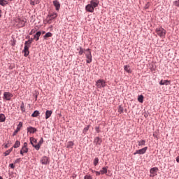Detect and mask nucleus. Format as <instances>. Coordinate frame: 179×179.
Masks as SVG:
<instances>
[{
    "mask_svg": "<svg viewBox=\"0 0 179 179\" xmlns=\"http://www.w3.org/2000/svg\"><path fill=\"white\" fill-rule=\"evenodd\" d=\"M33 40H34V38H29L28 41H25L24 43V48L22 51L24 52V57H27L29 54V48L30 45H31V43H33Z\"/></svg>",
    "mask_w": 179,
    "mask_h": 179,
    "instance_id": "f257e3e1",
    "label": "nucleus"
},
{
    "mask_svg": "<svg viewBox=\"0 0 179 179\" xmlns=\"http://www.w3.org/2000/svg\"><path fill=\"white\" fill-rule=\"evenodd\" d=\"M58 16V14L57 13H52V14H49L46 19L43 20L44 24H51L52 23V20L55 19Z\"/></svg>",
    "mask_w": 179,
    "mask_h": 179,
    "instance_id": "f03ea898",
    "label": "nucleus"
},
{
    "mask_svg": "<svg viewBox=\"0 0 179 179\" xmlns=\"http://www.w3.org/2000/svg\"><path fill=\"white\" fill-rule=\"evenodd\" d=\"M29 141H30L31 145H32L33 148H34L36 150H40V145H37V139L33 137H31L29 138Z\"/></svg>",
    "mask_w": 179,
    "mask_h": 179,
    "instance_id": "7ed1b4c3",
    "label": "nucleus"
},
{
    "mask_svg": "<svg viewBox=\"0 0 179 179\" xmlns=\"http://www.w3.org/2000/svg\"><path fill=\"white\" fill-rule=\"evenodd\" d=\"M85 54L87 59V64H90V62H92V52L90 51V49H86Z\"/></svg>",
    "mask_w": 179,
    "mask_h": 179,
    "instance_id": "20e7f679",
    "label": "nucleus"
},
{
    "mask_svg": "<svg viewBox=\"0 0 179 179\" xmlns=\"http://www.w3.org/2000/svg\"><path fill=\"white\" fill-rule=\"evenodd\" d=\"M15 22L18 23L19 27H24L26 23H27V20L22 19V18H17Z\"/></svg>",
    "mask_w": 179,
    "mask_h": 179,
    "instance_id": "39448f33",
    "label": "nucleus"
},
{
    "mask_svg": "<svg viewBox=\"0 0 179 179\" xmlns=\"http://www.w3.org/2000/svg\"><path fill=\"white\" fill-rule=\"evenodd\" d=\"M156 33L159 37H164L166 36V31L163 28H157Z\"/></svg>",
    "mask_w": 179,
    "mask_h": 179,
    "instance_id": "423d86ee",
    "label": "nucleus"
},
{
    "mask_svg": "<svg viewBox=\"0 0 179 179\" xmlns=\"http://www.w3.org/2000/svg\"><path fill=\"white\" fill-rule=\"evenodd\" d=\"M96 86L99 89H101V87H106V81L102 79H99L96 83Z\"/></svg>",
    "mask_w": 179,
    "mask_h": 179,
    "instance_id": "0eeeda50",
    "label": "nucleus"
},
{
    "mask_svg": "<svg viewBox=\"0 0 179 179\" xmlns=\"http://www.w3.org/2000/svg\"><path fill=\"white\" fill-rule=\"evenodd\" d=\"M40 162L41 164L47 166V164H50V158L47 156H43L41 157Z\"/></svg>",
    "mask_w": 179,
    "mask_h": 179,
    "instance_id": "6e6552de",
    "label": "nucleus"
},
{
    "mask_svg": "<svg viewBox=\"0 0 179 179\" xmlns=\"http://www.w3.org/2000/svg\"><path fill=\"white\" fill-rule=\"evenodd\" d=\"M148 150V147H145L142 149L137 150L134 155H145L146 153V151Z\"/></svg>",
    "mask_w": 179,
    "mask_h": 179,
    "instance_id": "1a4fd4ad",
    "label": "nucleus"
},
{
    "mask_svg": "<svg viewBox=\"0 0 179 179\" xmlns=\"http://www.w3.org/2000/svg\"><path fill=\"white\" fill-rule=\"evenodd\" d=\"M159 171V169L157 167L152 168L150 170V174H152V177H155V176H157V171Z\"/></svg>",
    "mask_w": 179,
    "mask_h": 179,
    "instance_id": "9d476101",
    "label": "nucleus"
},
{
    "mask_svg": "<svg viewBox=\"0 0 179 179\" xmlns=\"http://www.w3.org/2000/svg\"><path fill=\"white\" fill-rule=\"evenodd\" d=\"M23 127V123L22 122H20L16 130L14 131V133L13 134V136H15L17 135V132H19V131H20V129Z\"/></svg>",
    "mask_w": 179,
    "mask_h": 179,
    "instance_id": "9b49d317",
    "label": "nucleus"
},
{
    "mask_svg": "<svg viewBox=\"0 0 179 179\" xmlns=\"http://www.w3.org/2000/svg\"><path fill=\"white\" fill-rule=\"evenodd\" d=\"M85 9L87 12H90L93 13L94 12V7L91 6L90 4H87L85 7Z\"/></svg>",
    "mask_w": 179,
    "mask_h": 179,
    "instance_id": "f8f14e48",
    "label": "nucleus"
},
{
    "mask_svg": "<svg viewBox=\"0 0 179 179\" xmlns=\"http://www.w3.org/2000/svg\"><path fill=\"white\" fill-rule=\"evenodd\" d=\"M53 5L55 7L56 10H59L61 8V3H59V1L57 0L53 1Z\"/></svg>",
    "mask_w": 179,
    "mask_h": 179,
    "instance_id": "ddd939ff",
    "label": "nucleus"
},
{
    "mask_svg": "<svg viewBox=\"0 0 179 179\" xmlns=\"http://www.w3.org/2000/svg\"><path fill=\"white\" fill-rule=\"evenodd\" d=\"M3 96L6 100H10L13 97V95L10 92H4Z\"/></svg>",
    "mask_w": 179,
    "mask_h": 179,
    "instance_id": "4468645a",
    "label": "nucleus"
},
{
    "mask_svg": "<svg viewBox=\"0 0 179 179\" xmlns=\"http://www.w3.org/2000/svg\"><path fill=\"white\" fill-rule=\"evenodd\" d=\"M90 4L94 8H97L99 6V1L98 0H92Z\"/></svg>",
    "mask_w": 179,
    "mask_h": 179,
    "instance_id": "2eb2a0df",
    "label": "nucleus"
},
{
    "mask_svg": "<svg viewBox=\"0 0 179 179\" xmlns=\"http://www.w3.org/2000/svg\"><path fill=\"white\" fill-rule=\"evenodd\" d=\"M27 132H29V134H34L35 132H37V129L33 127H27Z\"/></svg>",
    "mask_w": 179,
    "mask_h": 179,
    "instance_id": "dca6fc26",
    "label": "nucleus"
},
{
    "mask_svg": "<svg viewBox=\"0 0 179 179\" xmlns=\"http://www.w3.org/2000/svg\"><path fill=\"white\" fill-rule=\"evenodd\" d=\"M94 143H96V145H101V142H103V140L101 138H100L99 137H96L94 140Z\"/></svg>",
    "mask_w": 179,
    "mask_h": 179,
    "instance_id": "f3484780",
    "label": "nucleus"
},
{
    "mask_svg": "<svg viewBox=\"0 0 179 179\" xmlns=\"http://www.w3.org/2000/svg\"><path fill=\"white\" fill-rule=\"evenodd\" d=\"M40 36H41V31H38L34 36V40L38 41L40 40Z\"/></svg>",
    "mask_w": 179,
    "mask_h": 179,
    "instance_id": "a211bd4d",
    "label": "nucleus"
},
{
    "mask_svg": "<svg viewBox=\"0 0 179 179\" xmlns=\"http://www.w3.org/2000/svg\"><path fill=\"white\" fill-rule=\"evenodd\" d=\"M159 85H161V86H163L164 85H166V86H168V85H170V81L167 80H162L160 82H159Z\"/></svg>",
    "mask_w": 179,
    "mask_h": 179,
    "instance_id": "6ab92c4d",
    "label": "nucleus"
},
{
    "mask_svg": "<svg viewBox=\"0 0 179 179\" xmlns=\"http://www.w3.org/2000/svg\"><path fill=\"white\" fill-rule=\"evenodd\" d=\"M51 115H52V110H46L45 120H48Z\"/></svg>",
    "mask_w": 179,
    "mask_h": 179,
    "instance_id": "aec40b11",
    "label": "nucleus"
},
{
    "mask_svg": "<svg viewBox=\"0 0 179 179\" xmlns=\"http://www.w3.org/2000/svg\"><path fill=\"white\" fill-rule=\"evenodd\" d=\"M27 152H29V148L22 147L20 150V155H22V156H23L24 153H27Z\"/></svg>",
    "mask_w": 179,
    "mask_h": 179,
    "instance_id": "412c9836",
    "label": "nucleus"
},
{
    "mask_svg": "<svg viewBox=\"0 0 179 179\" xmlns=\"http://www.w3.org/2000/svg\"><path fill=\"white\" fill-rule=\"evenodd\" d=\"M124 69L127 73H132V71H131V67L128 65L124 66Z\"/></svg>",
    "mask_w": 179,
    "mask_h": 179,
    "instance_id": "4be33fe9",
    "label": "nucleus"
},
{
    "mask_svg": "<svg viewBox=\"0 0 179 179\" xmlns=\"http://www.w3.org/2000/svg\"><path fill=\"white\" fill-rule=\"evenodd\" d=\"M108 169V166L106 167H103L101 170H100V173L101 174H107V171Z\"/></svg>",
    "mask_w": 179,
    "mask_h": 179,
    "instance_id": "5701e85b",
    "label": "nucleus"
},
{
    "mask_svg": "<svg viewBox=\"0 0 179 179\" xmlns=\"http://www.w3.org/2000/svg\"><path fill=\"white\" fill-rule=\"evenodd\" d=\"M6 120V117H5V115L0 114V122H5Z\"/></svg>",
    "mask_w": 179,
    "mask_h": 179,
    "instance_id": "b1692460",
    "label": "nucleus"
},
{
    "mask_svg": "<svg viewBox=\"0 0 179 179\" xmlns=\"http://www.w3.org/2000/svg\"><path fill=\"white\" fill-rule=\"evenodd\" d=\"M31 5H38V3H40V0H31L30 1Z\"/></svg>",
    "mask_w": 179,
    "mask_h": 179,
    "instance_id": "393cba45",
    "label": "nucleus"
},
{
    "mask_svg": "<svg viewBox=\"0 0 179 179\" xmlns=\"http://www.w3.org/2000/svg\"><path fill=\"white\" fill-rule=\"evenodd\" d=\"M38 115H40V112H38V110H35L33 114L31 115V117H38Z\"/></svg>",
    "mask_w": 179,
    "mask_h": 179,
    "instance_id": "a878e982",
    "label": "nucleus"
},
{
    "mask_svg": "<svg viewBox=\"0 0 179 179\" xmlns=\"http://www.w3.org/2000/svg\"><path fill=\"white\" fill-rule=\"evenodd\" d=\"M0 5H1V6H5V5H8V1L0 0Z\"/></svg>",
    "mask_w": 179,
    "mask_h": 179,
    "instance_id": "bb28decb",
    "label": "nucleus"
},
{
    "mask_svg": "<svg viewBox=\"0 0 179 179\" xmlns=\"http://www.w3.org/2000/svg\"><path fill=\"white\" fill-rule=\"evenodd\" d=\"M19 146H20V141H15L13 148H15V149H17Z\"/></svg>",
    "mask_w": 179,
    "mask_h": 179,
    "instance_id": "cd10ccee",
    "label": "nucleus"
},
{
    "mask_svg": "<svg viewBox=\"0 0 179 179\" xmlns=\"http://www.w3.org/2000/svg\"><path fill=\"white\" fill-rule=\"evenodd\" d=\"M138 146H145V140H141L138 141Z\"/></svg>",
    "mask_w": 179,
    "mask_h": 179,
    "instance_id": "c85d7f7f",
    "label": "nucleus"
},
{
    "mask_svg": "<svg viewBox=\"0 0 179 179\" xmlns=\"http://www.w3.org/2000/svg\"><path fill=\"white\" fill-rule=\"evenodd\" d=\"M138 101H139V103H143V95L138 96Z\"/></svg>",
    "mask_w": 179,
    "mask_h": 179,
    "instance_id": "c756f323",
    "label": "nucleus"
},
{
    "mask_svg": "<svg viewBox=\"0 0 179 179\" xmlns=\"http://www.w3.org/2000/svg\"><path fill=\"white\" fill-rule=\"evenodd\" d=\"M48 37H52V34L51 32H48L45 34L44 38H47Z\"/></svg>",
    "mask_w": 179,
    "mask_h": 179,
    "instance_id": "7c9ffc66",
    "label": "nucleus"
},
{
    "mask_svg": "<svg viewBox=\"0 0 179 179\" xmlns=\"http://www.w3.org/2000/svg\"><path fill=\"white\" fill-rule=\"evenodd\" d=\"M85 52H86V50H85V49L80 48L78 54H79V55H82L83 53L85 54Z\"/></svg>",
    "mask_w": 179,
    "mask_h": 179,
    "instance_id": "2f4dec72",
    "label": "nucleus"
},
{
    "mask_svg": "<svg viewBox=\"0 0 179 179\" xmlns=\"http://www.w3.org/2000/svg\"><path fill=\"white\" fill-rule=\"evenodd\" d=\"M73 146V142H72V141H69V142H68V144H67V148H72Z\"/></svg>",
    "mask_w": 179,
    "mask_h": 179,
    "instance_id": "473e14b6",
    "label": "nucleus"
},
{
    "mask_svg": "<svg viewBox=\"0 0 179 179\" xmlns=\"http://www.w3.org/2000/svg\"><path fill=\"white\" fill-rule=\"evenodd\" d=\"M43 142H44V139L43 138H41V140L39 141V142L37 143V145H39V149H40L41 145H43Z\"/></svg>",
    "mask_w": 179,
    "mask_h": 179,
    "instance_id": "72a5a7b5",
    "label": "nucleus"
},
{
    "mask_svg": "<svg viewBox=\"0 0 179 179\" xmlns=\"http://www.w3.org/2000/svg\"><path fill=\"white\" fill-rule=\"evenodd\" d=\"M10 152H12V149L8 150L7 151H6V152H4V156H8V155H9L10 154Z\"/></svg>",
    "mask_w": 179,
    "mask_h": 179,
    "instance_id": "f704fd0d",
    "label": "nucleus"
},
{
    "mask_svg": "<svg viewBox=\"0 0 179 179\" xmlns=\"http://www.w3.org/2000/svg\"><path fill=\"white\" fill-rule=\"evenodd\" d=\"M118 111L119 113H124V108H122V106H120L119 108H118Z\"/></svg>",
    "mask_w": 179,
    "mask_h": 179,
    "instance_id": "c9c22d12",
    "label": "nucleus"
},
{
    "mask_svg": "<svg viewBox=\"0 0 179 179\" xmlns=\"http://www.w3.org/2000/svg\"><path fill=\"white\" fill-rule=\"evenodd\" d=\"M96 164H99V158L96 157L94 160V165L96 166Z\"/></svg>",
    "mask_w": 179,
    "mask_h": 179,
    "instance_id": "e433bc0d",
    "label": "nucleus"
},
{
    "mask_svg": "<svg viewBox=\"0 0 179 179\" xmlns=\"http://www.w3.org/2000/svg\"><path fill=\"white\" fill-rule=\"evenodd\" d=\"M21 110L24 113V111H26V109L24 108V104L22 103L21 106H20Z\"/></svg>",
    "mask_w": 179,
    "mask_h": 179,
    "instance_id": "4c0bfd02",
    "label": "nucleus"
},
{
    "mask_svg": "<svg viewBox=\"0 0 179 179\" xmlns=\"http://www.w3.org/2000/svg\"><path fill=\"white\" fill-rule=\"evenodd\" d=\"M84 179H93V178L90 174H87L84 177Z\"/></svg>",
    "mask_w": 179,
    "mask_h": 179,
    "instance_id": "58836bf2",
    "label": "nucleus"
},
{
    "mask_svg": "<svg viewBox=\"0 0 179 179\" xmlns=\"http://www.w3.org/2000/svg\"><path fill=\"white\" fill-rule=\"evenodd\" d=\"M173 5H175V6H178L179 8V1H175L173 2Z\"/></svg>",
    "mask_w": 179,
    "mask_h": 179,
    "instance_id": "ea45409f",
    "label": "nucleus"
},
{
    "mask_svg": "<svg viewBox=\"0 0 179 179\" xmlns=\"http://www.w3.org/2000/svg\"><path fill=\"white\" fill-rule=\"evenodd\" d=\"M95 130L96 131L97 134H100V127H96Z\"/></svg>",
    "mask_w": 179,
    "mask_h": 179,
    "instance_id": "a19ab883",
    "label": "nucleus"
},
{
    "mask_svg": "<svg viewBox=\"0 0 179 179\" xmlns=\"http://www.w3.org/2000/svg\"><path fill=\"white\" fill-rule=\"evenodd\" d=\"M87 131H89V126H87L85 128H84L83 132H87Z\"/></svg>",
    "mask_w": 179,
    "mask_h": 179,
    "instance_id": "79ce46f5",
    "label": "nucleus"
},
{
    "mask_svg": "<svg viewBox=\"0 0 179 179\" xmlns=\"http://www.w3.org/2000/svg\"><path fill=\"white\" fill-rule=\"evenodd\" d=\"M16 163H20V158H18L15 161V164H16Z\"/></svg>",
    "mask_w": 179,
    "mask_h": 179,
    "instance_id": "37998d69",
    "label": "nucleus"
},
{
    "mask_svg": "<svg viewBox=\"0 0 179 179\" xmlns=\"http://www.w3.org/2000/svg\"><path fill=\"white\" fill-rule=\"evenodd\" d=\"M95 174L96 176H100V174H101V172L99 171H95Z\"/></svg>",
    "mask_w": 179,
    "mask_h": 179,
    "instance_id": "c03bdc74",
    "label": "nucleus"
},
{
    "mask_svg": "<svg viewBox=\"0 0 179 179\" xmlns=\"http://www.w3.org/2000/svg\"><path fill=\"white\" fill-rule=\"evenodd\" d=\"M9 166L11 169H15V165L13 164H10Z\"/></svg>",
    "mask_w": 179,
    "mask_h": 179,
    "instance_id": "a18cd8bd",
    "label": "nucleus"
},
{
    "mask_svg": "<svg viewBox=\"0 0 179 179\" xmlns=\"http://www.w3.org/2000/svg\"><path fill=\"white\" fill-rule=\"evenodd\" d=\"M22 148H27V143H24Z\"/></svg>",
    "mask_w": 179,
    "mask_h": 179,
    "instance_id": "49530a36",
    "label": "nucleus"
},
{
    "mask_svg": "<svg viewBox=\"0 0 179 179\" xmlns=\"http://www.w3.org/2000/svg\"><path fill=\"white\" fill-rule=\"evenodd\" d=\"M176 162H177V163H179V156L177 157V158H176Z\"/></svg>",
    "mask_w": 179,
    "mask_h": 179,
    "instance_id": "de8ad7c7",
    "label": "nucleus"
},
{
    "mask_svg": "<svg viewBox=\"0 0 179 179\" xmlns=\"http://www.w3.org/2000/svg\"><path fill=\"white\" fill-rule=\"evenodd\" d=\"M145 9H148V8H149V6H148V5H146V6H145Z\"/></svg>",
    "mask_w": 179,
    "mask_h": 179,
    "instance_id": "09e8293b",
    "label": "nucleus"
},
{
    "mask_svg": "<svg viewBox=\"0 0 179 179\" xmlns=\"http://www.w3.org/2000/svg\"><path fill=\"white\" fill-rule=\"evenodd\" d=\"M30 35L33 34V31L29 33Z\"/></svg>",
    "mask_w": 179,
    "mask_h": 179,
    "instance_id": "8fccbe9b",
    "label": "nucleus"
},
{
    "mask_svg": "<svg viewBox=\"0 0 179 179\" xmlns=\"http://www.w3.org/2000/svg\"><path fill=\"white\" fill-rule=\"evenodd\" d=\"M0 17H2V15H1V13H0Z\"/></svg>",
    "mask_w": 179,
    "mask_h": 179,
    "instance_id": "3c124183",
    "label": "nucleus"
},
{
    "mask_svg": "<svg viewBox=\"0 0 179 179\" xmlns=\"http://www.w3.org/2000/svg\"><path fill=\"white\" fill-rule=\"evenodd\" d=\"M5 148H8V145H5Z\"/></svg>",
    "mask_w": 179,
    "mask_h": 179,
    "instance_id": "603ef678",
    "label": "nucleus"
},
{
    "mask_svg": "<svg viewBox=\"0 0 179 179\" xmlns=\"http://www.w3.org/2000/svg\"><path fill=\"white\" fill-rule=\"evenodd\" d=\"M0 13H2V10H0Z\"/></svg>",
    "mask_w": 179,
    "mask_h": 179,
    "instance_id": "864d4df0",
    "label": "nucleus"
},
{
    "mask_svg": "<svg viewBox=\"0 0 179 179\" xmlns=\"http://www.w3.org/2000/svg\"><path fill=\"white\" fill-rule=\"evenodd\" d=\"M36 100H37V95L36 96Z\"/></svg>",
    "mask_w": 179,
    "mask_h": 179,
    "instance_id": "5fc2aeb1",
    "label": "nucleus"
},
{
    "mask_svg": "<svg viewBox=\"0 0 179 179\" xmlns=\"http://www.w3.org/2000/svg\"><path fill=\"white\" fill-rule=\"evenodd\" d=\"M0 179H3V178H2L1 176H0Z\"/></svg>",
    "mask_w": 179,
    "mask_h": 179,
    "instance_id": "6e6d98bb",
    "label": "nucleus"
},
{
    "mask_svg": "<svg viewBox=\"0 0 179 179\" xmlns=\"http://www.w3.org/2000/svg\"><path fill=\"white\" fill-rule=\"evenodd\" d=\"M153 136H156V135L153 134Z\"/></svg>",
    "mask_w": 179,
    "mask_h": 179,
    "instance_id": "4d7b16f0",
    "label": "nucleus"
},
{
    "mask_svg": "<svg viewBox=\"0 0 179 179\" xmlns=\"http://www.w3.org/2000/svg\"><path fill=\"white\" fill-rule=\"evenodd\" d=\"M8 1H13V0H8Z\"/></svg>",
    "mask_w": 179,
    "mask_h": 179,
    "instance_id": "13d9d810",
    "label": "nucleus"
}]
</instances>
